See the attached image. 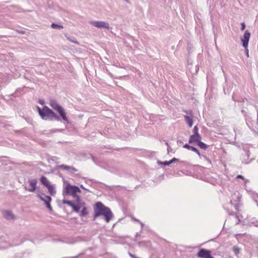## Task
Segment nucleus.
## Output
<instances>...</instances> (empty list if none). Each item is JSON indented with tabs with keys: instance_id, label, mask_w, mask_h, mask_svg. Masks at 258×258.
<instances>
[{
	"instance_id": "nucleus-5",
	"label": "nucleus",
	"mask_w": 258,
	"mask_h": 258,
	"mask_svg": "<svg viewBox=\"0 0 258 258\" xmlns=\"http://www.w3.org/2000/svg\"><path fill=\"white\" fill-rule=\"evenodd\" d=\"M197 255L201 258H214L211 255V252L205 249H201L198 253Z\"/></svg>"
},
{
	"instance_id": "nucleus-6",
	"label": "nucleus",
	"mask_w": 258,
	"mask_h": 258,
	"mask_svg": "<svg viewBox=\"0 0 258 258\" xmlns=\"http://www.w3.org/2000/svg\"><path fill=\"white\" fill-rule=\"evenodd\" d=\"M250 36V33L248 30L245 31L243 37L241 39L242 45L244 47H248V42Z\"/></svg>"
},
{
	"instance_id": "nucleus-28",
	"label": "nucleus",
	"mask_w": 258,
	"mask_h": 258,
	"mask_svg": "<svg viewBox=\"0 0 258 258\" xmlns=\"http://www.w3.org/2000/svg\"><path fill=\"white\" fill-rule=\"evenodd\" d=\"M39 102H40V104H43V102H40V101Z\"/></svg>"
},
{
	"instance_id": "nucleus-7",
	"label": "nucleus",
	"mask_w": 258,
	"mask_h": 258,
	"mask_svg": "<svg viewBox=\"0 0 258 258\" xmlns=\"http://www.w3.org/2000/svg\"><path fill=\"white\" fill-rule=\"evenodd\" d=\"M91 24L95 27L99 28H105L107 29H109V24L107 23H106L104 21H94L92 22Z\"/></svg>"
},
{
	"instance_id": "nucleus-9",
	"label": "nucleus",
	"mask_w": 258,
	"mask_h": 258,
	"mask_svg": "<svg viewBox=\"0 0 258 258\" xmlns=\"http://www.w3.org/2000/svg\"><path fill=\"white\" fill-rule=\"evenodd\" d=\"M38 197L41 200L45 202L46 205V208L49 209V210H51V207L50 204V202L51 200V198L49 196H45V195H39Z\"/></svg>"
},
{
	"instance_id": "nucleus-22",
	"label": "nucleus",
	"mask_w": 258,
	"mask_h": 258,
	"mask_svg": "<svg viewBox=\"0 0 258 258\" xmlns=\"http://www.w3.org/2000/svg\"><path fill=\"white\" fill-rule=\"evenodd\" d=\"M194 134H199L198 133V128L197 126H195L194 128Z\"/></svg>"
},
{
	"instance_id": "nucleus-27",
	"label": "nucleus",
	"mask_w": 258,
	"mask_h": 258,
	"mask_svg": "<svg viewBox=\"0 0 258 258\" xmlns=\"http://www.w3.org/2000/svg\"><path fill=\"white\" fill-rule=\"evenodd\" d=\"M86 211L83 210L82 211V215H84L86 213Z\"/></svg>"
},
{
	"instance_id": "nucleus-25",
	"label": "nucleus",
	"mask_w": 258,
	"mask_h": 258,
	"mask_svg": "<svg viewBox=\"0 0 258 258\" xmlns=\"http://www.w3.org/2000/svg\"><path fill=\"white\" fill-rule=\"evenodd\" d=\"M192 146H190L188 144H185L184 145V148H186L187 149H190Z\"/></svg>"
},
{
	"instance_id": "nucleus-1",
	"label": "nucleus",
	"mask_w": 258,
	"mask_h": 258,
	"mask_svg": "<svg viewBox=\"0 0 258 258\" xmlns=\"http://www.w3.org/2000/svg\"><path fill=\"white\" fill-rule=\"evenodd\" d=\"M66 190L67 194L72 196L75 199V201L74 202L64 201L63 203L70 206L73 210H86L84 203L81 201L79 197L76 195L77 193L81 192V190L78 186L68 184Z\"/></svg>"
},
{
	"instance_id": "nucleus-10",
	"label": "nucleus",
	"mask_w": 258,
	"mask_h": 258,
	"mask_svg": "<svg viewBox=\"0 0 258 258\" xmlns=\"http://www.w3.org/2000/svg\"><path fill=\"white\" fill-rule=\"evenodd\" d=\"M29 184L30 186L27 190L30 192H33L36 188L37 180L35 179L29 180L28 181Z\"/></svg>"
},
{
	"instance_id": "nucleus-4",
	"label": "nucleus",
	"mask_w": 258,
	"mask_h": 258,
	"mask_svg": "<svg viewBox=\"0 0 258 258\" xmlns=\"http://www.w3.org/2000/svg\"><path fill=\"white\" fill-rule=\"evenodd\" d=\"M99 215H102L107 222H108L113 216L111 211H98L95 214V216Z\"/></svg>"
},
{
	"instance_id": "nucleus-24",
	"label": "nucleus",
	"mask_w": 258,
	"mask_h": 258,
	"mask_svg": "<svg viewBox=\"0 0 258 258\" xmlns=\"http://www.w3.org/2000/svg\"><path fill=\"white\" fill-rule=\"evenodd\" d=\"M245 25L244 23L243 22V23H241V30L242 31H243V30H244L245 29Z\"/></svg>"
},
{
	"instance_id": "nucleus-15",
	"label": "nucleus",
	"mask_w": 258,
	"mask_h": 258,
	"mask_svg": "<svg viewBox=\"0 0 258 258\" xmlns=\"http://www.w3.org/2000/svg\"><path fill=\"white\" fill-rule=\"evenodd\" d=\"M40 182L41 183L44 185V186H45L46 187L48 186L50 184L49 181H48V180L47 179V178L45 176H42L41 178H40Z\"/></svg>"
},
{
	"instance_id": "nucleus-11",
	"label": "nucleus",
	"mask_w": 258,
	"mask_h": 258,
	"mask_svg": "<svg viewBox=\"0 0 258 258\" xmlns=\"http://www.w3.org/2000/svg\"><path fill=\"white\" fill-rule=\"evenodd\" d=\"M201 140V137L200 134H194L190 137L189 140V143H198Z\"/></svg>"
},
{
	"instance_id": "nucleus-20",
	"label": "nucleus",
	"mask_w": 258,
	"mask_h": 258,
	"mask_svg": "<svg viewBox=\"0 0 258 258\" xmlns=\"http://www.w3.org/2000/svg\"><path fill=\"white\" fill-rule=\"evenodd\" d=\"M233 249L235 254H238L239 253L240 249L237 246H234Z\"/></svg>"
},
{
	"instance_id": "nucleus-12",
	"label": "nucleus",
	"mask_w": 258,
	"mask_h": 258,
	"mask_svg": "<svg viewBox=\"0 0 258 258\" xmlns=\"http://www.w3.org/2000/svg\"><path fill=\"white\" fill-rule=\"evenodd\" d=\"M94 210H109V208L106 207L101 202H98L96 203L94 207Z\"/></svg>"
},
{
	"instance_id": "nucleus-23",
	"label": "nucleus",
	"mask_w": 258,
	"mask_h": 258,
	"mask_svg": "<svg viewBox=\"0 0 258 258\" xmlns=\"http://www.w3.org/2000/svg\"><path fill=\"white\" fill-rule=\"evenodd\" d=\"M244 48H245L246 55L247 57H249V52H248V47H244Z\"/></svg>"
},
{
	"instance_id": "nucleus-29",
	"label": "nucleus",
	"mask_w": 258,
	"mask_h": 258,
	"mask_svg": "<svg viewBox=\"0 0 258 258\" xmlns=\"http://www.w3.org/2000/svg\"><path fill=\"white\" fill-rule=\"evenodd\" d=\"M81 187L82 188H84V187L82 185L81 186Z\"/></svg>"
},
{
	"instance_id": "nucleus-3",
	"label": "nucleus",
	"mask_w": 258,
	"mask_h": 258,
	"mask_svg": "<svg viewBox=\"0 0 258 258\" xmlns=\"http://www.w3.org/2000/svg\"><path fill=\"white\" fill-rule=\"evenodd\" d=\"M49 104L52 108L59 114L63 120L68 121V118L64 109L55 100H51Z\"/></svg>"
},
{
	"instance_id": "nucleus-16",
	"label": "nucleus",
	"mask_w": 258,
	"mask_h": 258,
	"mask_svg": "<svg viewBox=\"0 0 258 258\" xmlns=\"http://www.w3.org/2000/svg\"><path fill=\"white\" fill-rule=\"evenodd\" d=\"M46 187L48 190V192L51 196H53L55 194L56 191H55L54 187L53 186V185H51L50 184Z\"/></svg>"
},
{
	"instance_id": "nucleus-21",
	"label": "nucleus",
	"mask_w": 258,
	"mask_h": 258,
	"mask_svg": "<svg viewBox=\"0 0 258 258\" xmlns=\"http://www.w3.org/2000/svg\"><path fill=\"white\" fill-rule=\"evenodd\" d=\"M191 150H192V151L196 152V153H197L199 156H200V153L199 152V151H198V150L195 147H191V149H190Z\"/></svg>"
},
{
	"instance_id": "nucleus-13",
	"label": "nucleus",
	"mask_w": 258,
	"mask_h": 258,
	"mask_svg": "<svg viewBox=\"0 0 258 258\" xmlns=\"http://www.w3.org/2000/svg\"><path fill=\"white\" fill-rule=\"evenodd\" d=\"M59 168L62 170H66L74 173L77 171V169L72 166H69L65 165H61L59 166Z\"/></svg>"
},
{
	"instance_id": "nucleus-17",
	"label": "nucleus",
	"mask_w": 258,
	"mask_h": 258,
	"mask_svg": "<svg viewBox=\"0 0 258 258\" xmlns=\"http://www.w3.org/2000/svg\"><path fill=\"white\" fill-rule=\"evenodd\" d=\"M198 145L202 149H206L207 148V146L204 143L200 141L198 143Z\"/></svg>"
},
{
	"instance_id": "nucleus-26",
	"label": "nucleus",
	"mask_w": 258,
	"mask_h": 258,
	"mask_svg": "<svg viewBox=\"0 0 258 258\" xmlns=\"http://www.w3.org/2000/svg\"><path fill=\"white\" fill-rule=\"evenodd\" d=\"M236 178H241V179H244V177L242 175H237V177H236Z\"/></svg>"
},
{
	"instance_id": "nucleus-19",
	"label": "nucleus",
	"mask_w": 258,
	"mask_h": 258,
	"mask_svg": "<svg viewBox=\"0 0 258 258\" xmlns=\"http://www.w3.org/2000/svg\"><path fill=\"white\" fill-rule=\"evenodd\" d=\"M51 27L53 29H62L63 26L60 25L56 24L55 23H52L51 24Z\"/></svg>"
},
{
	"instance_id": "nucleus-2",
	"label": "nucleus",
	"mask_w": 258,
	"mask_h": 258,
	"mask_svg": "<svg viewBox=\"0 0 258 258\" xmlns=\"http://www.w3.org/2000/svg\"><path fill=\"white\" fill-rule=\"evenodd\" d=\"M37 110L40 116L44 119H47V118L51 119L54 118L58 119V117L55 113L46 106H44L42 109L37 106Z\"/></svg>"
},
{
	"instance_id": "nucleus-18",
	"label": "nucleus",
	"mask_w": 258,
	"mask_h": 258,
	"mask_svg": "<svg viewBox=\"0 0 258 258\" xmlns=\"http://www.w3.org/2000/svg\"><path fill=\"white\" fill-rule=\"evenodd\" d=\"M177 159L176 158H173L172 160H171L170 161H165L163 163V164L164 165H169L170 164L173 163L174 161H177Z\"/></svg>"
},
{
	"instance_id": "nucleus-14",
	"label": "nucleus",
	"mask_w": 258,
	"mask_h": 258,
	"mask_svg": "<svg viewBox=\"0 0 258 258\" xmlns=\"http://www.w3.org/2000/svg\"><path fill=\"white\" fill-rule=\"evenodd\" d=\"M3 215L5 218L8 220L13 219L14 218L11 211H5Z\"/></svg>"
},
{
	"instance_id": "nucleus-8",
	"label": "nucleus",
	"mask_w": 258,
	"mask_h": 258,
	"mask_svg": "<svg viewBox=\"0 0 258 258\" xmlns=\"http://www.w3.org/2000/svg\"><path fill=\"white\" fill-rule=\"evenodd\" d=\"M186 112L189 115H184V118L188 124L189 127H190L192 126L193 124V114L191 110L187 111Z\"/></svg>"
},
{
	"instance_id": "nucleus-30",
	"label": "nucleus",
	"mask_w": 258,
	"mask_h": 258,
	"mask_svg": "<svg viewBox=\"0 0 258 258\" xmlns=\"http://www.w3.org/2000/svg\"><path fill=\"white\" fill-rule=\"evenodd\" d=\"M125 1L127 2V0H125Z\"/></svg>"
}]
</instances>
